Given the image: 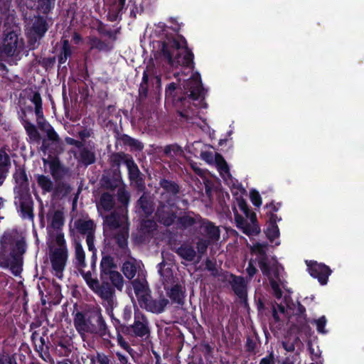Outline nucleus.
I'll list each match as a JSON object with an SVG mask.
<instances>
[{
	"instance_id": "f8f14e48",
	"label": "nucleus",
	"mask_w": 364,
	"mask_h": 364,
	"mask_svg": "<svg viewBox=\"0 0 364 364\" xmlns=\"http://www.w3.org/2000/svg\"><path fill=\"white\" fill-rule=\"evenodd\" d=\"M308 271L311 277L316 278L321 285L328 282V279L331 274L330 268L324 264L316 262H306Z\"/></svg>"
},
{
	"instance_id": "7c9ffc66",
	"label": "nucleus",
	"mask_w": 364,
	"mask_h": 364,
	"mask_svg": "<svg viewBox=\"0 0 364 364\" xmlns=\"http://www.w3.org/2000/svg\"><path fill=\"white\" fill-rule=\"evenodd\" d=\"M14 179L20 190L24 191L28 188V179L26 173L23 170H18L14 174Z\"/></svg>"
},
{
	"instance_id": "7ed1b4c3",
	"label": "nucleus",
	"mask_w": 364,
	"mask_h": 364,
	"mask_svg": "<svg viewBox=\"0 0 364 364\" xmlns=\"http://www.w3.org/2000/svg\"><path fill=\"white\" fill-rule=\"evenodd\" d=\"M224 181L230 186L231 193L235 198L233 211L237 227L248 236L259 234L260 228L257 223L256 214L255 213H250L244 198V196L246 195L245 190L237 181H235L232 179L230 174L229 178Z\"/></svg>"
},
{
	"instance_id": "9d476101",
	"label": "nucleus",
	"mask_w": 364,
	"mask_h": 364,
	"mask_svg": "<svg viewBox=\"0 0 364 364\" xmlns=\"http://www.w3.org/2000/svg\"><path fill=\"white\" fill-rule=\"evenodd\" d=\"M74 326L83 340L86 333H95L97 329L91 321V316L77 312L74 317Z\"/></svg>"
},
{
	"instance_id": "5fc2aeb1",
	"label": "nucleus",
	"mask_w": 364,
	"mask_h": 364,
	"mask_svg": "<svg viewBox=\"0 0 364 364\" xmlns=\"http://www.w3.org/2000/svg\"><path fill=\"white\" fill-rule=\"evenodd\" d=\"M110 265H111V261L109 260V259H108V258L102 259V260L101 262V267L104 272H106L107 271L109 272H110L109 271Z\"/></svg>"
},
{
	"instance_id": "864d4df0",
	"label": "nucleus",
	"mask_w": 364,
	"mask_h": 364,
	"mask_svg": "<svg viewBox=\"0 0 364 364\" xmlns=\"http://www.w3.org/2000/svg\"><path fill=\"white\" fill-rule=\"evenodd\" d=\"M117 341L119 345L122 347L124 350H126L127 352H130L132 350V348L129 346L127 343L124 341L123 337L121 335H118L117 336Z\"/></svg>"
},
{
	"instance_id": "4be33fe9",
	"label": "nucleus",
	"mask_w": 364,
	"mask_h": 364,
	"mask_svg": "<svg viewBox=\"0 0 364 364\" xmlns=\"http://www.w3.org/2000/svg\"><path fill=\"white\" fill-rule=\"evenodd\" d=\"M276 215H271L269 218V223L266 230V235L269 240L273 242L274 239H277L279 236V230L276 223L279 220Z\"/></svg>"
},
{
	"instance_id": "cd10ccee",
	"label": "nucleus",
	"mask_w": 364,
	"mask_h": 364,
	"mask_svg": "<svg viewBox=\"0 0 364 364\" xmlns=\"http://www.w3.org/2000/svg\"><path fill=\"white\" fill-rule=\"evenodd\" d=\"M282 346L287 352H293L296 348L301 349L303 344L298 337L294 336L283 341Z\"/></svg>"
},
{
	"instance_id": "603ef678",
	"label": "nucleus",
	"mask_w": 364,
	"mask_h": 364,
	"mask_svg": "<svg viewBox=\"0 0 364 364\" xmlns=\"http://www.w3.org/2000/svg\"><path fill=\"white\" fill-rule=\"evenodd\" d=\"M90 46L92 48H97L100 50L104 48V44L96 38L90 39Z\"/></svg>"
},
{
	"instance_id": "3c124183",
	"label": "nucleus",
	"mask_w": 364,
	"mask_h": 364,
	"mask_svg": "<svg viewBox=\"0 0 364 364\" xmlns=\"http://www.w3.org/2000/svg\"><path fill=\"white\" fill-rule=\"evenodd\" d=\"M86 242L90 251L95 253V248L94 246V235L93 233H88L86 237Z\"/></svg>"
},
{
	"instance_id": "6e6552de",
	"label": "nucleus",
	"mask_w": 364,
	"mask_h": 364,
	"mask_svg": "<svg viewBox=\"0 0 364 364\" xmlns=\"http://www.w3.org/2000/svg\"><path fill=\"white\" fill-rule=\"evenodd\" d=\"M183 81L182 84L183 90L187 97L193 100H202L204 95V90L202 87L200 74L192 73L190 78L187 81L185 80Z\"/></svg>"
},
{
	"instance_id": "9b49d317",
	"label": "nucleus",
	"mask_w": 364,
	"mask_h": 364,
	"mask_svg": "<svg viewBox=\"0 0 364 364\" xmlns=\"http://www.w3.org/2000/svg\"><path fill=\"white\" fill-rule=\"evenodd\" d=\"M102 299V305L106 308L107 311L109 313L117 305V301L114 296V290L108 284H103L102 285H97V289H94Z\"/></svg>"
},
{
	"instance_id": "e433bc0d",
	"label": "nucleus",
	"mask_w": 364,
	"mask_h": 364,
	"mask_svg": "<svg viewBox=\"0 0 364 364\" xmlns=\"http://www.w3.org/2000/svg\"><path fill=\"white\" fill-rule=\"evenodd\" d=\"M285 306L280 304H277V306H273V317L276 321H279L286 318L285 313Z\"/></svg>"
},
{
	"instance_id": "ea45409f",
	"label": "nucleus",
	"mask_w": 364,
	"mask_h": 364,
	"mask_svg": "<svg viewBox=\"0 0 364 364\" xmlns=\"http://www.w3.org/2000/svg\"><path fill=\"white\" fill-rule=\"evenodd\" d=\"M327 320L324 316H321L318 319H314L311 321L312 324L316 325L317 331L322 334H326L327 331L325 329Z\"/></svg>"
},
{
	"instance_id": "680f3d73",
	"label": "nucleus",
	"mask_w": 364,
	"mask_h": 364,
	"mask_svg": "<svg viewBox=\"0 0 364 364\" xmlns=\"http://www.w3.org/2000/svg\"><path fill=\"white\" fill-rule=\"evenodd\" d=\"M193 56L192 57V63H191L189 65L184 66V65H179L178 66H177V68H178V67H182V68H186V69H190V70H191V73H193V70H192V68H193ZM168 66H169L170 68H176V67H172V66H171V65H166V66H165V68H162V67H161V73H162V70H164L165 69H166V68H167Z\"/></svg>"
},
{
	"instance_id": "e2e57ef3",
	"label": "nucleus",
	"mask_w": 364,
	"mask_h": 364,
	"mask_svg": "<svg viewBox=\"0 0 364 364\" xmlns=\"http://www.w3.org/2000/svg\"><path fill=\"white\" fill-rule=\"evenodd\" d=\"M132 317V309L131 307H125L124 309V318L126 321H129Z\"/></svg>"
},
{
	"instance_id": "c03bdc74",
	"label": "nucleus",
	"mask_w": 364,
	"mask_h": 364,
	"mask_svg": "<svg viewBox=\"0 0 364 364\" xmlns=\"http://www.w3.org/2000/svg\"><path fill=\"white\" fill-rule=\"evenodd\" d=\"M138 205L142 208L144 213L148 215L152 212L151 205L146 201V198L141 196L138 200Z\"/></svg>"
},
{
	"instance_id": "6ab92c4d",
	"label": "nucleus",
	"mask_w": 364,
	"mask_h": 364,
	"mask_svg": "<svg viewBox=\"0 0 364 364\" xmlns=\"http://www.w3.org/2000/svg\"><path fill=\"white\" fill-rule=\"evenodd\" d=\"M75 155L81 163L86 166L94 163L95 161L94 148L91 145L87 146L82 145Z\"/></svg>"
},
{
	"instance_id": "2eb2a0df",
	"label": "nucleus",
	"mask_w": 364,
	"mask_h": 364,
	"mask_svg": "<svg viewBox=\"0 0 364 364\" xmlns=\"http://www.w3.org/2000/svg\"><path fill=\"white\" fill-rule=\"evenodd\" d=\"M22 46L21 41L14 32L9 33L4 41L2 52L7 56H12L15 54L18 48Z\"/></svg>"
},
{
	"instance_id": "774afa93",
	"label": "nucleus",
	"mask_w": 364,
	"mask_h": 364,
	"mask_svg": "<svg viewBox=\"0 0 364 364\" xmlns=\"http://www.w3.org/2000/svg\"><path fill=\"white\" fill-rule=\"evenodd\" d=\"M73 41L75 43H79L81 41V37L77 33H75L73 37Z\"/></svg>"
},
{
	"instance_id": "473e14b6",
	"label": "nucleus",
	"mask_w": 364,
	"mask_h": 364,
	"mask_svg": "<svg viewBox=\"0 0 364 364\" xmlns=\"http://www.w3.org/2000/svg\"><path fill=\"white\" fill-rule=\"evenodd\" d=\"M72 54L71 47L68 40H64L63 43V48L59 56V63L63 64L65 63L67 59L70 57Z\"/></svg>"
},
{
	"instance_id": "423d86ee",
	"label": "nucleus",
	"mask_w": 364,
	"mask_h": 364,
	"mask_svg": "<svg viewBox=\"0 0 364 364\" xmlns=\"http://www.w3.org/2000/svg\"><path fill=\"white\" fill-rule=\"evenodd\" d=\"M25 251L23 240H15L14 233L5 232L0 240V266L8 267L12 260Z\"/></svg>"
},
{
	"instance_id": "338daca9",
	"label": "nucleus",
	"mask_w": 364,
	"mask_h": 364,
	"mask_svg": "<svg viewBox=\"0 0 364 364\" xmlns=\"http://www.w3.org/2000/svg\"><path fill=\"white\" fill-rule=\"evenodd\" d=\"M192 167L194 169L195 172L196 173H198V175H200L201 176H203L204 175V171H203L202 169H200V168H199L198 167H196L193 165H192Z\"/></svg>"
},
{
	"instance_id": "72a5a7b5",
	"label": "nucleus",
	"mask_w": 364,
	"mask_h": 364,
	"mask_svg": "<svg viewBox=\"0 0 364 364\" xmlns=\"http://www.w3.org/2000/svg\"><path fill=\"white\" fill-rule=\"evenodd\" d=\"M109 274V279L112 284L118 289L121 290L124 284V279L122 276L120 274V273L116 271H110Z\"/></svg>"
},
{
	"instance_id": "58836bf2",
	"label": "nucleus",
	"mask_w": 364,
	"mask_h": 364,
	"mask_svg": "<svg viewBox=\"0 0 364 364\" xmlns=\"http://www.w3.org/2000/svg\"><path fill=\"white\" fill-rule=\"evenodd\" d=\"M50 173L53 178L55 179H59L61 177L63 168L59 164L58 161L53 160L50 164Z\"/></svg>"
},
{
	"instance_id": "c756f323",
	"label": "nucleus",
	"mask_w": 364,
	"mask_h": 364,
	"mask_svg": "<svg viewBox=\"0 0 364 364\" xmlns=\"http://www.w3.org/2000/svg\"><path fill=\"white\" fill-rule=\"evenodd\" d=\"M48 220L53 228L58 229L63 223V213L58 210L53 211L49 214Z\"/></svg>"
},
{
	"instance_id": "4c0bfd02",
	"label": "nucleus",
	"mask_w": 364,
	"mask_h": 364,
	"mask_svg": "<svg viewBox=\"0 0 364 364\" xmlns=\"http://www.w3.org/2000/svg\"><path fill=\"white\" fill-rule=\"evenodd\" d=\"M75 250L77 262L79 266L83 267L85 265V255L82 245L80 243L76 242L75 245Z\"/></svg>"
},
{
	"instance_id": "13d9d810",
	"label": "nucleus",
	"mask_w": 364,
	"mask_h": 364,
	"mask_svg": "<svg viewBox=\"0 0 364 364\" xmlns=\"http://www.w3.org/2000/svg\"><path fill=\"white\" fill-rule=\"evenodd\" d=\"M9 161L8 155L2 151H0V166H3L7 164Z\"/></svg>"
},
{
	"instance_id": "dca6fc26",
	"label": "nucleus",
	"mask_w": 364,
	"mask_h": 364,
	"mask_svg": "<svg viewBox=\"0 0 364 364\" xmlns=\"http://www.w3.org/2000/svg\"><path fill=\"white\" fill-rule=\"evenodd\" d=\"M122 160L127 168L129 177L132 183H134L137 186H141V181L140 172L132 157L127 155H123Z\"/></svg>"
},
{
	"instance_id": "b1692460",
	"label": "nucleus",
	"mask_w": 364,
	"mask_h": 364,
	"mask_svg": "<svg viewBox=\"0 0 364 364\" xmlns=\"http://www.w3.org/2000/svg\"><path fill=\"white\" fill-rule=\"evenodd\" d=\"M176 253L181 258L188 262L193 261L196 256L195 250L191 245L188 244H183L176 250Z\"/></svg>"
},
{
	"instance_id": "f03ea898",
	"label": "nucleus",
	"mask_w": 364,
	"mask_h": 364,
	"mask_svg": "<svg viewBox=\"0 0 364 364\" xmlns=\"http://www.w3.org/2000/svg\"><path fill=\"white\" fill-rule=\"evenodd\" d=\"M117 200L108 193H103L97 204V210L103 218L104 232L114 237L120 246H124L128 237L127 205L129 196L123 188L117 191Z\"/></svg>"
},
{
	"instance_id": "393cba45",
	"label": "nucleus",
	"mask_w": 364,
	"mask_h": 364,
	"mask_svg": "<svg viewBox=\"0 0 364 364\" xmlns=\"http://www.w3.org/2000/svg\"><path fill=\"white\" fill-rule=\"evenodd\" d=\"M178 220L181 226L185 228L196 225L197 224L200 225L202 222L201 218L193 213L184 215L183 216L181 217Z\"/></svg>"
},
{
	"instance_id": "f257e3e1",
	"label": "nucleus",
	"mask_w": 364,
	"mask_h": 364,
	"mask_svg": "<svg viewBox=\"0 0 364 364\" xmlns=\"http://www.w3.org/2000/svg\"><path fill=\"white\" fill-rule=\"evenodd\" d=\"M167 26L159 22L154 24L150 37L152 39L153 58L148 62L143 73L139 89L141 99L148 95L149 83L151 84L155 95L161 90V67L166 65L187 66L192 63L193 53L188 48L186 39L175 33L179 29L178 24Z\"/></svg>"
},
{
	"instance_id": "79ce46f5",
	"label": "nucleus",
	"mask_w": 364,
	"mask_h": 364,
	"mask_svg": "<svg viewBox=\"0 0 364 364\" xmlns=\"http://www.w3.org/2000/svg\"><path fill=\"white\" fill-rule=\"evenodd\" d=\"M33 30L38 36H43L47 31L46 22L43 19H38L33 25Z\"/></svg>"
},
{
	"instance_id": "a878e982",
	"label": "nucleus",
	"mask_w": 364,
	"mask_h": 364,
	"mask_svg": "<svg viewBox=\"0 0 364 364\" xmlns=\"http://www.w3.org/2000/svg\"><path fill=\"white\" fill-rule=\"evenodd\" d=\"M168 295L173 301L181 304L184 298V291L181 285L176 284L168 291Z\"/></svg>"
},
{
	"instance_id": "1a4fd4ad",
	"label": "nucleus",
	"mask_w": 364,
	"mask_h": 364,
	"mask_svg": "<svg viewBox=\"0 0 364 364\" xmlns=\"http://www.w3.org/2000/svg\"><path fill=\"white\" fill-rule=\"evenodd\" d=\"M201 159L208 164H215L223 180H227L230 176L228 166L219 154H214L212 151H203L200 154Z\"/></svg>"
},
{
	"instance_id": "0e129e2a",
	"label": "nucleus",
	"mask_w": 364,
	"mask_h": 364,
	"mask_svg": "<svg viewBox=\"0 0 364 364\" xmlns=\"http://www.w3.org/2000/svg\"><path fill=\"white\" fill-rule=\"evenodd\" d=\"M116 355L119 361L120 362V364H128V358L126 355L118 352L116 353Z\"/></svg>"
},
{
	"instance_id": "4468645a",
	"label": "nucleus",
	"mask_w": 364,
	"mask_h": 364,
	"mask_svg": "<svg viewBox=\"0 0 364 364\" xmlns=\"http://www.w3.org/2000/svg\"><path fill=\"white\" fill-rule=\"evenodd\" d=\"M199 231L200 235L211 243H215L220 239L219 228L208 220H202L199 225Z\"/></svg>"
},
{
	"instance_id": "c9c22d12",
	"label": "nucleus",
	"mask_w": 364,
	"mask_h": 364,
	"mask_svg": "<svg viewBox=\"0 0 364 364\" xmlns=\"http://www.w3.org/2000/svg\"><path fill=\"white\" fill-rule=\"evenodd\" d=\"M125 1L126 0H117V1L111 6L110 12L113 13V20H116L124 9Z\"/></svg>"
},
{
	"instance_id": "8fccbe9b",
	"label": "nucleus",
	"mask_w": 364,
	"mask_h": 364,
	"mask_svg": "<svg viewBox=\"0 0 364 364\" xmlns=\"http://www.w3.org/2000/svg\"><path fill=\"white\" fill-rule=\"evenodd\" d=\"M92 314L94 317H96V321L100 325H102L104 321H103V318H102V314H101L100 308L98 307V306H96V307L93 308Z\"/></svg>"
},
{
	"instance_id": "39448f33",
	"label": "nucleus",
	"mask_w": 364,
	"mask_h": 364,
	"mask_svg": "<svg viewBox=\"0 0 364 364\" xmlns=\"http://www.w3.org/2000/svg\"><path fill=\"white\" fill-rule=\"evenodd\" d=\"M135 295L141 307L155 314H160L164 311L168 304V300L165 298L152 299L150 291L144 280H134L132 282Z\"/></svg>"
},
{
	"instance_id": "0eeeda50",
	"label": "nucleus",
	"mask_w": 364,
	"mask_h": 364,
	"mask_svg": "<svg viewBox=\"0 0 364 364\" xmlns=\"http://www.w3.org/2000/svg\"><path fill=\"white\" fill-rule=\"evenodd\" d=\"M55 242L58 247L52 252L50 256L52 270L53 274L56 277L62 279L68 257L63 235L58 233L55 237Z\"/></svg>"
},
{
	"instance_id": "a211bd4d",
	"label": "nucleus",
	"mask_w": 364,
	"mask_h": 364,
	"mask_svg": "<svg viewBox=\"0 0 364 364\" xmlns=\"http://www.w3.org/2000/svg\"><path fill=\"white\" fill-rule=\"evenodd\" d=\"M143 267L141 261L132 258L123 264L122 272L127 279H132L136 272L139 273L142 270Z\"/></svg>"
},
{
	"instance_id": "37998d69",
	"label": "nucleus",
	"mask_w": 364,
	"mask_h": 364,
	"mask_svg": "<svg viewBox=\"0 0 364 364\" xmlns=\"http://www.w3.org/2000/svg\"><path fill=\"white\" fill-rule=\"evenodd\" d=\"M176 90V84L172 82L170 83L168 87L166 88L165 95H166V100H171L174 101V93Z\"/></svg>"
},
{
	"instance_id": "5701e85b",
	"label": "nucleus",
	"mask_w": 364,
	"mask_h": 364,
	"mask_svg": "<svg viewBox=\"0 0 364 364\" xmlns=\"http://www.w3.org/2000/svg\"><path fill=\"white\" fill-rule=\"evenodd\" d=\"M158 272L161 275L163 283L166 285L173 282V274L169 264L162 262L159 264Z\"/></svg>"
},
{
	"instance_id": "49530a36",
	"label": "nucleus",
	"mask_w": 364,
	"mask_h": 364,
	"mask_svg": "<svg viewBox=\"0 0 364 364\" xmlns=\"http://www.w3.org/2000/svg\"><path fill=\"white\" fill-rule=\"evenodd\" d=\"M250 197L251 202L255 206L259 207L262 205V198L259 193L255 190L250 191Z\"/></svg>"
},
{
	"instance_id": "a18cd8bd",
	"label": "nucleus",
	"mask_w": 364,
	"mask_h": 364,
	"mask_svg": "<svg viewBox=\"0 0 364 364\" xmlns=\"http://www.w3.org/2000/svg\"><path fill=\"white\" fill-rule=\"evenodd\" d=\"M84 279L86 281L87 285L92 291L94 289H97V285L99 284V282L96 279L92 278L90 273L87 272L85 274Z\"/></svg>"
},
{
	"instance_id": "2f4dec72",
	"label": "nucleus",
	"mask_w": 364,
	"mask_h": 364,
	"mask_svg": "<svg viewBox=\"0 0 364 364\" xmlns=\"http://www.w3.org/2000/svg\"><path fill=\"white\" fill-rule=\"evenodd\" d=\"M37 183L43 192H50L53 190V182L48 176L38 175L37 176Z\"/></svg>"
},
{
	"instance_id": "de8ad7c7",
	"label": "nucleus",
	"mask_w": 364,
	"mask_h": 364,
	"mask_svg": "<svg viewBox=\"0 0 364 364\" xmlns=\"http://www.w3.org/2000/svg\"><path fill=\"white\" fill-rule=\"evenodd\" d=\"M212 244L210 242L205 238L200 239L197 244V249L199 254H203L209 245Z\"/></svg>"
},
{
	"instance_id": "c85d7f7f",
	"label": "nucleus",
	"mask_w": 364,
	"mask_h": 364,
	"mask_svg": "<svg viewBox=\"0 0 364 364\" xmlns=\"http://www.w3.org/2000/svg\"><path fill=\"white\" fill-rule=\"evenodd\" d=\"M161 186L166 191V193H162L163 198H164L168 194L171 196H174L178 191V186L175 183L167 180L161 181Z\"/></svg>"
},
{
	"instance_id": "f704fd0d",
	"label": "nucleus",
	"mask_w": 364,
	"mask_h": 364,
	"mask_svg": "<svg viewBox=\"0 0 364 364\" xmlns=\"http://www.w3.org/2000/svg\"><path fill=\"white\" fill-rule=\"evenodd\" d=\"M23 127L29 136L30 139L36 141L39 139V134L36 128V127L31 124V122L24 120L23 121Z\"/></svg>"
},
{
	"instance_id": "aec40b11",
	"label": "nucleus",
	"mask_w": 364,
	"mask_h": 364,
	"mask_svg": "<svg viewBox=\"0 0 364 364\" xmlns=\"http://www.w3.org/2000/svg\"><path fill=\"white\" fill-rule=\"evenodd\" d=\"M230 283L235 294L239 298L245 299L247 296V284L244 278L230 275Z\"/></svg>"
},
{
	"instance_id": "20e7f679",
	"label": "nucleus",
	"mask_w": 364,
	"mask_h": 364,
	"mask_svg": "<svg viewBox=\"0 0 364 364\" xmlns=\"http://www.w3.org/2000/svg\"><path fill=\"white\" fill-rule=\"evenodd\" d=\"M250 247L252 255L256 257L255 259L253 258L250 259L248 267L246 269L247 273L250 277H252L255 274L257 269L254 262L257 261L262 273L269 279L274 296L277 299H280L282 294L280 284L282 283L283 268L276 261L267 262L266 256L267 247L265 244L257 242Z\"/></svg>"
},
{
	"instance_id": "bb28decb",
	"label": "nucleus",
	"mask_w": 364,
	"mask_h": 364,
	"mask_svg": "<svg viewBox=\"0 0 364 364\" xmlns=\"http://www.w3.org/2000/svg\"><path fill=\"white\" fill-rule=\"evenodd\" d=\"M75 227L82 234L93 233L94 224L91 220H78L75 222Z\"/></svg>"
},
{
	"instance_id": "6e6d98bb",
	"label": "nucleus",
	"mask_w": 364,
	"mask_h": 364,
	"mask_svg": "<svg viewBox=\"0 0 364 364\" xmlns=\"http://www.w3.org/2000/svg\"><path fill=\"white\" fill-rule=\"evenodd\" d=\"M48 136L51 140H57L58 138V136L57 133L54 131V129L48 126V128L46 129Z\"/></svg>"
},
{
	"instance_id": "bf43d9fd",
	"label": "nucleus",
	"mask_w": 364,
	"mask_h": 364,
	"mask_svg": "<svg viewBox=\"0 0 364 364\" xmlns=\"http://www.w3.org/2000/svg\"><path fill=\"white\" fill-rule=\"evenodd\" d=\"M65 141L70 145H75L78 149L82 146V142L78 141L73 138L67 137L65 138Z\"/></svg>"
},
{
	"instance_id": "052dcab7",
	"label": "nucleus",
	"mask_w": 364,
	"mask_h": 364,
	"mask_svg": "<svg viewBox=\"0 0 364 364\" xmlns=\"http://www.w3.org/2000/svg\"><path fill=\"white\" fill-rule=\"evenodd\" d=\"M32 102L34 104L35 107L42 105L41 97L40 95L38 93H36L33 95V98H32Z\"/></svg>"
},
{
	"instance_id": "a19ab883",
	"label": "nucleus",
	"mask_w": 364,
	"mask_h": 364,
	"mask_svg": "<svg viewBox=\"0 0 364 364\" xmlns=\"http://www.w3.org/2000/svg\"><path fill=\"white\" fill-rule=\"evenodd\" d=\"M180 114L188 122H190L192 124H196L198 126L200 127V128L203 131H206L207 129L208 128V125L204 122H202L203 124H200L199 122L196 121V119H192V117H191L189 116V111H188V110H184V111L181 112Z\"/></svg>"
},
{
	"instance_id": "09e8293b",
	"label": "nucleus",
	"mask_w": 364,
	"mask_h": 364,
	"mask_svg": "<svg viewBox=\"0 0 364 364\" xmlns=\"http://www.w3.org/2000/svg\"><path fill=\"white\" fill-rule=\"evenodd\" d=\"M0 364H16V362L13 356L3 354L0 355Z\"/></svg>"
},
{
	"instance_id": "ddd939ff",
	"label": "nucleus",
	"mask_w": 364,
	"mask_h": 364,
	"mask_svg": "<svg viewBox=\"0 0 364 364\" xmlns=\"http://www.w3.org/2000/svg\"><path fill=\"white\" fill-rule=\"evenodd\" d=\"M127 333L135 336L143 337L149 332L148 321L139 311H135L134 323L127 328Z\"/></svg>"
},
{
	"instance_id": "4d7b16f0",
	"label": "nucleus",
	"mask_w": 364,
	"mask_h": 364,
	"mask_svg": "<svg viewBox=\"0 0 364 364\" xmlns=\"http://www.w3.org/2000/svg\"><path fill=\"white\" fill-rule=\"evenodd\" d=\"M259 364H274V359L273 355L271 353L268 356L263 358Z\"/></svg>"
},
{
	"instance_id": "f3484780",
	"label": "nucleus",
	"mask_w": 364,
	"mask_h": 364,
	"mask_svg": "<svg viewBox=\"0 0 364 364\" xmlns=\"http://www.w3.org/2000/svg\"><path fill=\"white\" fill-rule=\"evenodd\" d=\"M167 203L168 205H163L158 209L156 215L160 223L166 226H169L174 222L176 216L173 213V209L171 208V210H170L169 205H171V203L169 200L167 201Z\"/></svg>"
},
{
	"instance_id": "412c9836",
	"label": "nucleus",
	"mask_w": 364,
	"mask_h": 364,
	"mask_svg": "<svg viewBox=\"0 0 364 364\" xmlns=\"http://www.w3.org/2000/svg\"><path fill=\"white\" fill-rule=\"evenodd\" d=\"M16 203L19 206L22 218H33V203L28 196H22L18 200L16 198Z\"/></svg>"
},
{
	"instance_id": "69168bd1",
	"label": "nucleus",
	"mask_w": 364,
	"mask_h": 364,
	"mask_svg": "<svg viewBox=\"0 0 364 364\" xmlns=\"http://www.w3.org/2000/svg\"><path fill=\"white\" fill-rule=\"evenodd\" d=\"M35 112L37 117V119H40L43 118V110H42V105L39 107H35Z\"/></svg>"
}]
</instances>
